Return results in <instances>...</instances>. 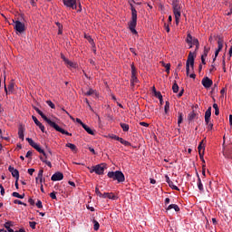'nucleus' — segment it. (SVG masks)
Returning a JSON list of instances; mask_svg holds the SVG:
<instances>
[{
  "instance_id": "16",
  "label": "nucleus",
  "mask_w": 232,
  "mask_h": 232,
  "mask_svg": "<svg viewBox=\"0 0 232 232\" xmlns=\"http://www.w3.org/2000/svg\"><path fill=\"white\" fill-rule=\"evenodd\" d=\"M210 121H211V107H208V110L205 112V122H206V124H209Z\"/></svg>"
},
{
  "instance_id": "11",
  "label": "nucleus",
  "mask_w": 232,
  "mask_h": 232,
  "mask_svg": "<svg viewBox=\"0 0 232 232\" xmlns=\"http://www.w3.org/2000/svg\"><path fill=\"white\" fill-rule=\"evenodd\" d=\"M201 84L204 86V88H211V86H213V80L205 77L202 79Z\"/></svg>"
},
{
  "instance_id": "63",
  "label": "nucleus",
  "mask_w": 232,
  "mask_h": 232,
  "mask_svg": "<svg viewBox=\"0 0 232 232\" xmlns=\"http://www.w3.org/2000/svg\"><path fill=\"white\" fill-rule=\"evenodd\" d=\"M5 229L6 230H4V232H14V229H12L11 227Z\"/></svg>"
},
{
  "instance_id": "48",
  "label": "nucleus",
  "mask_w": 232,
  "mask_h": 232,
  "mask_svg": "<svg viewBox=\"0 0 232 232\" xmlns=\"http://www.w3.org/2000/svg\"><path fill=\"white\" fill-rule=\"evenodd\" d=\"M208 53H209V48L204 47V53H203V55H204L205 57H208Z\"/></svg>"
},
{
  "instance_id": "20",
  "label": "nucleus",
  "mask_w": 232,
  "mask_h": 232,
  "mask_svg": "<svg viewBox=\"0 0 232 232\" xmlns=\"http://www.w3.org/2000/svg\"><path fill=\"white\" fill-rule=\"evenodd\" d=\"M102 198H110L111 200H115V194L105 192L102 195Z\"/></svg>"
},
{
  "instance_id": "10",
  "label": "nucleus",
  "mask_w": 232,
  "mask_h": 232,
  "mask_svg": "<svg viewBox=\"0 0 232 232\" xmlns=\"http://www.w3.org/2000/svg\"><path fill=\"white\" fill-rule=\"evenodd\" d=\"M14 30L19 34H23L24 32V24L21 23V21L17 20L14 22Z\"/></svg>"
},
{
  "instance_id": "6",
  "label": "nucleus",
  "mask_w": 232,
  "mask_h": 232,
  "mask_svg": "<svg viewBox=\"0 0 232 232\" xmlns=\"http://www.w3.org/2000/svg\"><path fill=\"white\" fill-rule=\"evenodd\" d=\"M88 169H91L90 173H96V175H102L104 173V166L102 165H96L92 169L88 167Z\"/></svg>"
},
{
  "instance_id": "1",
  "label": "nucleus",
  "mask_w": 232,
  "mask_h": 232,
  "mask_svg": "<svg viewBox=\"0 0 232 232\" xmlns=\"http://www.w3.org/2000/svg\"><path fill=\"white\" fill-rule=\"evenodd\" d=\"M34 148L36 150V151H38V153H40V160L44 162V164H46V166L49 168H52V162L46 160V159L52 155V151L48 150V147L34 146Z\"/></svg>"
},
{
  "instance_id": "57",
  "label": "nucleus",
  "mask_w": 232,
  "mask_h": 232,
  "mask_svg": "<svg viewBox=\"0 0 232 232\" xmlns=\"http://www.w3.org/2000/svg\"><path fill=\"white\" fill-rule=\"evenodd\" d=\"M34 172H35V169H28L29 175H34Z\"/></svg>"
},
{
  "instance_id": "26",
  "label": "nucleus",
  "mask_w": 232,
  "mask_h": 232,
  "mask_svg": "<svg viewBox=\"0 0 232 232\" xmlns=\"http://www.w3.org/2000/svg\"><path fill=\"white\" fill-rule=\"evenodd\" d=\"M160 63H161V66H163L166 69L165 72L167 73H169V70L171 69V63H166L164 62H160Z\"/></svg>"
},
{
  "instance_id": "29",
  "label": "nucleus",
  "mask_w": 232,
  "mask_h": 232,
  "mask_svg": "<svg viewBox=\"0 0 232 232\" xmlns=\"http://www.w3.org/2000/svg\"><path fill=\"white\" fill-rule=\"evenodd\" d=\"M178 124L180 126L182 124V121H184V114L182 112H178Z\"/></svg>"
},
{
  "instance_id": "21",
  "label": "nucleus",
  "mask_w": 232,
  "mask_h": 232,
  "mask_svg": "<svg viewBox=\"0 0 232 232\" xmlns=\"http://www.w3.org/2000/svg\"><path fill=\"white\" fill-rule=\"evenodd\" d=\"M87 97L92 96V97H99V94L97 93V91L93 89H90L87 92L84 93Z\"/></svg>"
},
{
  "instance_id": "43",
  "label": "nucleus",
  "mask_w": 232,
  "mask_h": 232,
  "mask_svg": "<svg viewBox=\"0 0 232 232\" xmlns=\"http://www.w3.org/2000/svg\"><path fill=\"white\" fill-rule=\"evenodd\" d=\"M191 44H192L193 46H199L198 39L194 38V39L192 40Z\"/></svg>"
},
{
  "instance_id": "19",
  "label": "nucleus",
  "mask_w": 232,
  "mask_h": 232,
  "mask_svg": "<svg viewBox=\"0 0 232 232\" xmlns=\"http://www.w3.org/2000/svg\"><path fill=\"white\" fill-rule=\"evenodd\" d=\"M130 12H131V19H137V9L133 6V4L130 3Z\"/></svg>"
},
{
  "instance_id": "52",
  "label": "nucleus",
  "mask_w": 232,
  "mask_h": 232,
  "mask_svg": "<svg viewBox=\"0 0 232 232\" xmlns=\"http://www.w3.org/2000/svg\"><path fill=\"white\" fill-rule=\"evenodd\" d=\"M70 150L73 151V153H77V147L76 146H69Z\"/></svg>"
},
{
  "instance_id": "39",
  "label": "nucleus",
  "mask_w": 232,
  "mask_h": 232,
  "mask_svg": "<svg viewBox=\"0 0 232 232\" xmlns=\"http://www.w3.org/2000/svg\"><path fill=\"white\" fill-rule=\"evenodd\" d=\"M12 227H14V222H12V221H8V222L5 223V225H4V227H5V228H9Z\"/></svg>"
},
{
  "instance_id": "18",
  "label": "nucleus",
  "mask_w": 232,
  "mask_h": 232,
  "mask_svg": "<svg viewBox=\"0 0 232 232\" xmlns=\"http://www.w3.org/2000/svg\"><path fill=\"white\" fill-rule=\"evenodd\" d=\"M18 137L22 140H24V127L23 125H20L18 128Z\"/></svg>"
},
{
  "instance_id": "27",
  "label": "nucleus",
  "mask_w": 232,
  "mask_h": 232,
  "mask_svg": "<svg viewBox=\"0 0 232 232\" xmlns=\"http://www.w3.org/2000/svg\"><path fill=\"white\" fill-rule=\"evenodd\" d=\"M222 48H224V40L222 38H218V50H219V52H222Z\"/></svg>"
},
{
  "instance_id": "46",
  "label": "nucleus",
  "mask_w": 232,
  "mask_h": 232,
  "mask_svg": "<svg viewBox=\"0 0 232 232\" xmlns=\"http://www.w3.org/2000/svg\"><path fill=\"white\" fill-rule=\"evenodd\" d=\"M131 75H137V69L133 64L131 65Z\"/></svg>"
},
{
  "instance_id": "64",
  "label": "nucleus",
  "mask_w": 232,
  "mask_h": 232,
  "mask_svg": "<svg viewBox=\"0 0 232 232\" xmlns=\"http://www.w3.org/2000/svg\"><path fill=\"white\" fill-rule=\"evenodd\" d=\"M229 124L232 126V114L229 115Z\"/></svg>"
},
{
  "instance_id": "61",
  "label": "nucleus",
  "mask_w": 232,
  "mask_h": 232,
  "mask_svg": "<svg viewBox=\"0 0 232 232\" xmlns=\"http://www.w3.org/2000/svg\"><path fill=\"white\" fill-rule=\"evenodd\" d=\"M76 122H78V124H81L82 127V124H84L82 121H81V119L79 118L76 119Z\"/></svg>"
},
{
  "instance_id": "59",
  "label": "nucleus",
  "mask_w": 232,
  "mask_h": 232,
  "mask_svg": "<svg viewBox=\"0 0 232 232\" xmlns=\"http://www.w3.org/2000/svg\"><path fill=\"white\" fill-rule=\"evenodd\" d=\"M87 40L89 41L90 44H94L93 39L92 38V36H88Z\"/></svg>"
},
{
  "instance_id": "30",
  "label": "nucleus",
  "mask_w": 232,
  "mask_h": 232,
  "mask_svg": "<svg viewBox=\"0 0 232 232\" xmlns=\"http://www.w3.org/2000/svg\"><path fill=\"white\" fill-rule=\"evenodd\" d=\"M14 88H15V83L14 82H11L9 83V85L7 86V90H8L9 93L10 92L12 93V92H14Z\"/></svg>"
},
{
  "instance_id": "44",
  "label": "nucleus",
  "mask_w": 232,
  "mask_h": 232,
  "mask_svg": "<svg viewBox=\"0 0 232 232\" xmlns=\"http://www.w3.org/2000/svg\"><path fill=\"white\" fill-rule=\"evenodd\" d=\"M26 140L29 142L30 146H37L31 138H26Z\"/></svg>"
},
{
  "instance_id": "13",
  "label": "nucleus",
  "mask_w": 232,
  "mask_h": 232,
  "mask_svg": "<svg viewBox=\"0 0 232 232\" xmlns=\"http://www.w3.org/2000/svg\"><path fill=\"white\" fill-rule=\"evenodd\" d=\"M63 179H64V175L63 174V172H56L51 177V180H53V182H57V180H63Z\"/></svg>"
},
{
  "instance_id": "60",
  "label": "nucleus",
  "mask_w": 232,
  "mask_h": 232,
  "mask_svg": "<svg viewBox=\"0 0 232 232\" xmlns=\"http://www.w3.org/2000/svg\"><path fill=\"white\" fill-rule=\"evenodd\" d=\"M25 157L26 159H29V157H32V150L27 151Z\"/></svg>"
},
{
  "instance_id": "8",
  "label": "nucleus",
  "mask_w": 232,
  "mask_h": 232,
  "mask_svg": "<svg viewBox=\"0 0 232 232\" xmlns=\"http://www.w3.org/2000/svg\"><path fill=\"white\" fill-rule=\"evenodd\" d=\"M63 4L68 8H72V10H77V1L76 0H63Z\"/></svg>"
},
{
  "instance_id": "36",
  "label": "nucleus",
  "mask_w": 232,
  "mask_h": 232,
  "mask_svg": "<svg viewBox=\"0 0 232 232\" xmlns=\"http://www.w3.org/2000/svg\"><path fill=\"white\" fill-rule=\"evenodd\" d=\"M164 111H165L166 114L169 113V102H165Z\"/></svg>"
},
{
  "instance_id": "38",
  "label": "nucleus",
  "mask_w": 232,
  "mask_h": 232,
  "mask_svg": "<svg viewBox=\"0 0 232 232\" xmlns=\"http://www.w3.org/2000/svg\"><path fill=\"white\" fill-rule=\"evenodd\" d=\"M93 224H94V227H93L94 231H99V227H101V225L99 224V222L94 220Z\"/></svg>"
},
{
  "instance_id": "33",
  "label": "nucleus",
  "mask_w": 232,
  "mask_h": 232,
  "mask_svg": "<svg viewBox=\"0 0 232 232\" xmlns=\"http://www.w3.org/2000/svg\"><path fill=\"white\" fill-rule=\"evenodd\" d=\"M176 24H179L180 21V13H174Z\"/></svg>"
},
{
  "instance_id": "14",
  "label": "nucleus",
  "mask_w": 232,
  "mask_h": 232,
  "mask_svg": "<svg viewBox=\"0 0 232 232\" xmlns=\"http://www.w3.org/2000/svg\"><path fill=\"white\" fill-rule=\"evenodd\" d=\"M8 171L12 174V176L16 179L17 180H19V170H17L16 169H14L12 166H9L8 168Z\"/></svg>"
},
{
  "instance_id": "50",
  "label": "nucleus",
  "mask_w": 232,
  "mask_h": 232,
  "mask_svg": "<svg viewBox=\"0 0 232 232\" xmlns=\"http://www.w3.org/2000/svg\"><path fill=\"white\" fill-rule=\"evenodd\" d=\"M36 207H37L39 209H42V208H43V202H41V200H38V201L36 202Z\"/></svg>"
},
{
  "instance_id": "56",
  "label": "nucleus",
  "mask_w": 232,
  "mask_h": 232,
  "mask_svg": "<svg viewBox=\"0 0 232 232\" xmlns=\"http://www.w3.org/2000/svg\"><path fill=\"white\" fill-rule=\"evenodd\" d=\"M140 126H144L145 128H148V126H150V124H148L147 122L141 121L140 122Z\"/></svg>"
},
{
  "instance_id": "40",
  "label": "nucleus",
  "mask_w": 232,
  "mask_h": 232,
  "mask_svg": "<svg viewBox=\"0 0 232 232\" xmlns=\"http://www.w3.org/2000/svg\"><path fill=\"white\" fill-rule=\"evenodd\" d=\"M154 96H156L159 101H162V93H160V92H155Z\"/></svg>"
},
{
  "instance_id": "23",
  "label": "nucleus",
  "mask_w": 232,
  "mask_h": 232,
  "mask_svg": "<svg viewBox=\"0 0 232 232\" xmlns=\"http://www.w3.org/2000/svg\"><path fill=\"white\" fill-rule=\"evenodd\" d=\"M196 119H197V113L195 111H192L188 116V122H193V121Z\"/></svg>"
},
{
  "instance_id": "2",
  "label": "nucleus",
  "mask_w": 232,
  "mask_h": 232,
  "mask_svg": "<svg viewBox=\"0 0 232 232\" xmlns=\"http://www.w3.org/2000/svg\"><path fill=\"white\" fill-rule=\"evenodd\" d=\"M199 45H196L195 52H189L187 63H186V73L187 75H189V72H193L195 70V58L197 57V50H198ZM190 67V69H189Z\"/></svg>"
},
{
  "instance_id": "28",
  "label": "nucleus",
  "mask_w": 232,
  "mask_h": 232,
  "mask_svg": "<svg viewBox=\"0 0 232 232\" xmlns=\"http://www.w3.org/2000/svg\"><path fill=\"white\" fill-rule=\"evenodd\" d=\"M198 188L199 191H204V185L202 184V179H200L199 176H198Z\"/></svg>"
},
{
  "instance_id": "31",
  "label": "nucleus",
  "mask_w": 232,
  "mask_h": 232,
  "mask_svg": "<svg viewBox=\"0 0 232 232\" xmlns=\"http://www.w3.org/2000/svg\"><path fill=\"white\" fill-rule=\"evenodd\" d=\"M121 128L123 130V131H130V125L127 123H121Z\"/></svg>"
},
{
  "instance_id": "49",
  "label": "nucleus",
  "mask_w": 232,
  "mask_h": 232,
  "mask_svg": "<svg viewBox=\"0 0 232 232\" xmlns=\"http://www.w3.org/2000/svg\"><path fill=\"white\" fill-rule=\"evenodd\" d=\"M95 193H96V195H98V197L102 198V193H101V190H99V188H97V187L95 188Z\"/></svg>"
},
{
  "instance_id": "4",
  "label": "nucleus",
  "mask_w": 232,
  "mask_h": 232,
  "mask_svg": "<svg viewBox=\"0 0 232 232\" xmlns=\"http://www.w3.org/2000/svg\"><path fill=\"white\" fill-rule=\"evenodd\" d=\"M198 153H199V159L203 162L202 175H204V177H206V160H204V153L206 152V147L205 146H198Z\"/></svg>"
},
{
  "instance_id": "34",
  "label": "nucleus",
  "mask_w": 232,
  "mask_h": 232,
  "mask_svg": "<svg viewBox=\"0 0 232 232\" xmlns=\"http://www.w3.org/2000/svg\"><path fill=\"white\" fill-rule=\"evenodd\" d=\"M195 38H193V36H191V34H188L187 35V43H188V44H191V43H193V40H194Z\"/></svg>"
},
{
  "instance_id": "25",
  "label": "nucleus",
  "mask_w": 232,
  "mask_h": 232,
  "mask_svg": "<svg viewBox=\"0 0 232 232\" xmlns=\"http://www.w3.org/2000/svg\"><path fill=\"white\" fill-rule=\"evenodd\" d=\"M169 209H174L175 211H180V208H179V205H176V204H171L166 208L167 211H169Z\"/></svg>"
},
{
  "instance_id": "55",
  "label": "nucleus",
  "mask_w": 232,
  "mask_h": 232,
  "mask_svg": "<svg viewBox=\"0 0 232 232\" xmlns=\"http://www.w3.org/2000/svg\"><path fill=\"white\" fill-rule=\"evenodd\" d=\"M218 53H220V51L217 49L215 52V58L213 59V61H216L217 57H218Z\"/></svg>"
},
{
  "instance_id": "62",
  "label": "nucleus",
  "mask_w": 232,
  "mask_h": 232,
  "mask_svg": "<svg viewBox=\"0 0 232 232\" xmlns=\"http://www.w3.org/2000/svg\"><path fill=\"white\" fill-rule=\"evenodd\" d=\"M182 68V63L181 62L179 63L177 70L180 71V69Z\"/></svg>"
},
{
  "instance_id": "15",
  "label": "nucleus",
  "mask_w": 232,
  "mask_h": 232,
  "mask_svg": "<svg viewBox=\"0 0 232 232\" xmlns=\"http://www.w3.org/2000/svg\"><path fill=\"white\" fill-rule=\"evenodd\" d=\"M43 173H44V170L40 169L39 172H38V175L35 179L36 184L40 183V185H42L43 182H44V179L43 178Z\"/></svg>"
},
{
  "instance_id": "7",
  "label": "nucleus",
  "mask_w": 232,
  "mask_h": 232,
  "mask_svg": "<svg viewBox=\"0 0 232 232\" xmlns=\"http://www.w3.org/2000/svg\"><path fill=\"white\" fill-rule=\"evenodd\" d=\"M129 28H130L131 34H134L135 35H137V30L135 29V28H137V18H132L130 21Z\"/></svg>"
},
{
  "instance_id": "35",
  "label": "nucleus",
  "mask_w": 232,
  "mask_h": 232,
  "mask_svg": "<svg viewBox=\"0 0 232 232\" xmlns=\"http://www.w3.org/2000/svg\"><path fill=\"white\" fill-rule=\"evenodd\" d=\"M119 142H121V144H123V146H130V142H128L127 140H125L124 139L122 138H120L118 140Z\"/></svg>"
},
{
  "instance_id": "32",
  "label": "nucleus",
  "mask_w": 232,
  "mask_h": 232,
  "mask_svg": "<svg viewBox=\"0 0 232 232\" xmlns=\"http://www.w3.org/2000/svg\"><path fill=\"white\" fill-rule=\"evenodd\" d=\"M172 92L174 93H179V84H177V82H175L172 85Z\"/></svg>"
},
{
  "instance_id": "24",
  "label": "nucleus",
  "mask_w": 232,
  "mask_h": 232,
  "mask_svg": "<svg viewBox=\"0 0 232 232\" xmlns=\"http://www.w3.org/2000/svg\"><path fill=\"white\" fill-rule=\"evenodd\" d=\"M82 128L83 130H85V131H87V133H89V135H95V131L93 130H92L88 125H86L85 123L82 124Z\"/></svg>"
},
{
  "instance_id": "5",
  "label": "nucleus",
  "mask_w": 232,
  "mask_h": 232,
  "mask_svg": "<svg viewBox=\"0 0 232 232\" xmlns=\"http://www.w3.org/2000/svg\"><path fill=\"white\" fill-rule=\"evenodd\" d=\"M47 124H49V126H51V128H54V130H55L56 131H59V132L62 133L63 135H72V134H70V132L64 130V129L59 127V125H57V123L52 121V120H49V121H47Z\"/></svg>"
},
{
  "instance_id": "37",
  "label": "nucleus",
  "mask_w": 232,
  "mask_h": 232,
  "mask_svg": "<svg viewBox=\"0 0 232 232\" xmlns=\"http://www.w3.org/2000/svg\"><path fill=\"white\" fill-rule=\"evenodd\" d=\"M13 196L15 197V198H24V194L21 195L19 192H13Z\"/></svg>"
},
{
  "instance_id": "45",
  "label": "nucleus",
  "mask_w": 232,
  "mask_h": 232,
  "mask_svg": "<svg viewBox=\"0 0 232 232\" xmlns=\"http://www.w3.org/2000/svg\"><path fill=\"white\" fill-rule=\"evenodd\" d=\"M29 226L32 229H35V226H37V223L35 221L29 222Z\"/></svg>"
},
{
  "instance_id": "22",
  "label": "nucleus",
  "mask_w": 232,
  "mask_h": 232,
  "mask_svg": "<svg viewBox=\"0 0 232 232\" xmlns=\"http://www.w3.org/2000/svg\"><path fill=\"white\" fill-rule=\"evenodd\" d=\"M34 110L36 111V112L38 113L39 116L42 117V119H44V121H45V122H47L50 119H48V117H46V115H44V112H42L41 110H39V108L34 107Z\"/></svg>"
},
{
  "instance_id": "42",
  "label": "nucleus",
  "mask_w": 232,
  "mask_h": 232,
  "mask_svg": "<svg viewBox=\"0 0 232 232\" xmlns=\"http://www.w3.org/2000/svg\"><path fill=\"white\" fill-rule=\"evenodd\" d=\"M46 104H48L50 106V108H52V110H55V104H53V102H52V101H47Z\"/></svg>"
},
{
  "instance_id": "58",
  "label": "nucleus",
  "mask_w": 232,
  "mask_h": 232,
  "mask_svg": "<svg viewBox=\"0 0 232 232\" xmlns=\"http://www.w3.org/2000/svg\"><path fill=\"white\" fill-rule=\"evenodd\" d=\"M206 57H207V56H204V55L202 54V56H201V63H202V64H206Z\"/></svg>"
},
{
  "instance_id": "3",
  "label": "nucleus",
  "mask_w": 232,
  "mask_h": 232,
  "mask_svg": "<svg viewBox=\"0 0 232 232\" xmlns=\"http://www.w3.org/2000/svg\"><path fill=\"white\" fill-rule=\"evenodd\" d=\"M107 177L112 179V180H117V182H124V180H126L122 171L119 170L108 172Z\"/></svg>"
},
{
  "instance_id": "9",
  "label": "nucleus",
  "mask_w": 232,
  "mask_h": 232,
  "mask_svg": "<svg viewBox=\"0 0 232 232\" xmlns=\"http://www.w3.org/2000/svg\"><path fill=\"white\" fill-rule=\"evenodd\" d=\"M173 14H180V0H172Z\"/></svg>"
},
{
  "instance_id": "54",
  "label": "nucleus",
  "mask_w": 232,
  "mask_h": 232,
  "mask_svg": "<svg viewBox=\"0 0 232 232\" xmlns=\"http://www.w3.org/2000/svg\"><path fill=\"white\" fill-rule=\"evenodd\" d=\"M218 53H220V51L217 49L215 52V58L213 59V61H216L217 57H218Z\"/></svg>"
},
{
  "instance_id": "41",
  "label": "nucleus",
  "mask_w": 232,
  "mask_h": 232,
  "mask_svg": "<svg viewBox=\"0 0 232 232\" xmlns=\"http://www.w3.org/2000/svg\"><path fill=\"white\" fill-rule=\"evenodd\" d=\"M130 82H131L132 83H135V82H139V80L137 79V74H131Z\"/></svg>"
},
{
  "instance_id": "51",
  "label": "nucleus",
  "mask_w": 232,
  "mask_h": 232,
  "mask_svg": "<svg viewBox=\"0 0 232 232\" xmlns=\"http://www.w3.org/2000/svg\"><path fill=\"white\" fill-rule=\"evenodd\" d=\"M50 197H51V198H53V200H56L57 199V196H56L55 192L50 193Z\"/></svg>"
},
{
  "instance_id": "17",
  "label": "nucleus",
  "mask_w": 232,
  "mask_h": 232,
  "mask_svg": "<svg viewBox=\"0 0 232 232\" xmlns=\"http://www.w3.org/2000/svg\"><path fill=\"white\" fill-rule=\"evenodd\" d=\"M32 119H33L34 124H36V126H38V128H40L41 131H43V133H44V125H43V123H41V121H39V120H37V117L32 116Z\"/></svg>"
},
{
  "instance_id": "12",
  "label": "nucleus",
  "mask_w": 232,
  "mask_h": 232,
  "mask_svg": "<svg viewBox=\"0 0 232 232\" xmlns=\"http://www.w3.org/2000/svg\"><path fill=\"white\" fill-rule=\"evenodd\" d=\"M61 59H63L64 64L66 66H68L69 68H75L76 63H73V62L69 61L68 58H66V56H64V54H61Z\"/></svg>"
},
{
  "instance_id": "53",
  "label": "nucleus",
  "mask_w": 232,
  "mask_h": 232,
  "mask_svg": "<svg viewBox=\"0 0 232 232\" xmlns=\"http://www.w3.org/2000/svg\"><path fill=\"white\" fill-rule=\"evenodd\" d=\"M85 102L87 106L90 108L91 111H93V108H92V105H90V101H88V99H85Z\"/></svg>"
},
{
  "instance_id": "47",
  "label": "nucleus",
  "mask_w": 232,
  "mask_h": 232,
  "mask_svg": "<svg viewBox=\"0 0 232 232\" xmlns=\"http://www.w3.org/2000/svg\"><path fill=\"white\" fill-rule=\"evenodd\" d=\"M169 188H171L172 189H175L176 191H179V187H177L176 185H174L173 184V182L172 183H169Z\"/></svg>"
}]
</instances>
